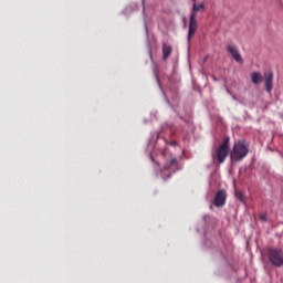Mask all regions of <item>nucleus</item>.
Wrapping results in <instances>:
<instances>
[{
	"label": "nucleus",
	"instance_id": "f03ea898",
	"mask_svg": "<svg viewBox=\"0 0 283 283\" xmlns=\"http://www.w3.org/2000/svg\"><path fill=\"white\" fill-rule=\"evenodd\" d=\"M227 156H229V137H224L223 143L212 153V160L214 164L222 165Z\"/></svg>",
	"mask_w": 283,
	"mask_h": 283
},
{
	"label": "nucleus",
	"instance_id": "9b49d317",
	"mask_svg": "<svg viewBox=\"0 0 283 283\" xmlns=\"http://www.w3.org/2000/svg\"><path fill=\"white\" fill-rule=\"evenodd\" d=\"M178 165V159L172 158L168 164L165 165V169H171V166Z\"/></svg>",
	"mask_w": 283,
	"mask_h": 283
},
{
	"label": "nucleus",
	"instance_id": "1a4fd4ad",
	"mask_svg": "<svg viewBox=\"0 0 283 283\" xmlns=\"http://www.w3.org/2000/svg\"><path fill=\"white\" fill-rule=\"evenodd\" d=\"M251 80L253 85H260L264 81V76L260 72H252Z\"/></svg>",
	"mask_w": 283,
	"mask_h": 283
},
{
	"label": "nucleus",
	"instance_id": "f8f14e48",
	"mask_svg": "<svg viewBox=\"0 0 283 283\" xmlns=\"http://www.w3.org/2000/svg\"><path fill=\"white\" fill-rule=\"evenodd\" d=\"M260 220H261V222H266V213H262V214H260Z\"/></svg>",
	"mask_w": 283,
	"mask_h": 283
},
{
	"label": "nucleus",
	"instance_id": "423d86ee",
	"mask_svg": "<svg viewBox=\"0 0 283 283\" xmlns=\"http://www.w3.org/2000/svg\"><path fill=\"white\" fill-rule=\"evenodd\" d=\"M227 50L229 54H231L232 59L237 61V63H244V60L242 59V55H240V51L238 50V46L234 44H230L227 46Z\"/></svg>",
	"mask_w": 283,
	"mask_h": 283
},
{
	"label": "nucleus",
	"instance_id": "9d476101",
	"mask_svg": "<svg viewBox=\"0 0 283 283\" xmlns=\"http://www.w3.org/2000/svg\"><path fill=\"white\" fill-rule=\"evenodd\" d=\"M235 198H238V200H240V202H247V197H244V193L242 191H237Z\"/></svg>",
	"mask_w": 283,
	"mask_h": 283
},
{
	"label": "nucleus",
	"instance_id": "20e7f679",
	"mask_svg": "<svg viewBox=\"0 0 283 283\" xmlns=\"http://www.w3.org/2000/svg\"><path fill=\"white\" fill-rule=\"evenodd\" d=\"M268 260L272 266L282 269L283 266V251L277 248H270L268 250Z\"/></svg>",
	"mask_w": 283,
	"mask_h": 283
},
{
	"label": "nucleus",
	"instance_id": "6e6552de",
	"mask_svg": "<svg viewBox=\"0 0 283 283\" xmlns=\"http://www.w3.org/2000/svg\"><path fill=\"white\" fill-rule=\"evenodd\" d=\"M174 52V48L168 43H163V60L167 61L169 56H171V53Z\"/></svg>",
	"mask_w": 283,
	"mask_h": 283
},
{
	"label": "nucleus",
	"instance_id": "f257e3e1",
	"mask_svg": "<svg viewBox=\"0 0 283 283\" xmlns=\"http://www.w3.org/2000/svg\"><path fill=\"white\" fill-rule=\"evenodd\" d=\"M247 156H249V146L247 145V142L239 140L234 144L230 158L235 163H240L243 158H247Z\"/></svg>",
	"mask_w": 283,
	"mask_h": 283
},
{
	"label": "nucleus",
	"instance_id": "ddd939ff",
	"mask_svg": "<svg viewBox=\"0 0 283 283\" xmlns=\"http://www.w3.org/2000/svg\"><path fill=\"white\" fill-rule=\"evenodd\" d=\"M209 59V55H206L203 59V63H207V60Z\"/></svg>",
	"mask_w": 283,
	"mask_h": 283
},
{
	"label": "nucleus",
	"instance_id": "39448f33",
	"mask_svg": "<svg viewBox=\"0 0 283 283\" xmlns=\"http://www.w3.org/2000/svg\"><path fill=\"white\" fill-rule=\"evenodd\" d=\"M213 205L218 208L224 207V205H227V190L221 189L216 193Z\"/></svg>",
	"mask_w": 283,
	"mask_h": 283
},
{
	"label": "nucleus",
	"instance_id": "0eeeda50",
	"mask_svg": "<svg viewBox=\"0 0 283 283\" xmlns=\"http://www.w3.org/2000/svg\"><path fill=\"white\" fill-rule=\"evenodd\" d=\"M265 90L271 94L273 92V71H268L264 73Z\"/></svg>",
	"mask_w": 283,
	"mask_h": 283
},
{
	"label": "nucleus",
	"instance_id": "7ed1b4c3",
	"mask_svg": "<svg viewBox=\"0 0 283 283\" xmlns=\"http://www.w3.org/2000/svg\"><path fill=\"white\" fill-rule=\"evenodd\" d=\"M205 11V3L193 4L192 11L190 14L189 21V31H188V41H191V36L196 34V30H198V20H196V12H203Z\"/></svg>",
	"mask_w": 283,
	"mask_h": 283
}]
</instances>
